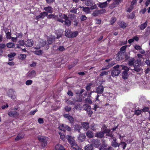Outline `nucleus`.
<instances>
[{
  "label": "nucleus",
  "instance_id": "obj_24",
  "mask_svg": "<svg viewBox=\"0 0 150 150\" xmlns=\"http://www.w3.org/2000/svg\"><path fill=\"white\" fill-rule=\"evenodd\" d=\"M55 150H66L63 145L60 144L56 145L55 147Z\"/></svg>",
  "mask_w": 150,
  "mask_h": 150
},
{
  "label": "nucleus",
  "instance_id": "obj_36",
  "mask_svg": "<svg viewBox=\"0 0 150 150\" xmlns=\"http://www.w3.org/2000/svg\"><path fill=\"white\" fill-rule=\"evenodd\" d=\"M71 32L72 31L71 30L69 29H67L65 31V35L68 38H70Z\"/></svg>",
  "mask_w": 150,
  "mask_h": 150
},
{
  "label": "nucleus",
  "instance_id": "obj_27",
  "mask_svg": "<svg viewBox=\"0 0 150 150\" xmlns=\"http://www.w3.org/2000/svg\"><path fill=\"white\" fill-rule=\"evenodd\" d=\"M73 100L75 102H81L82 99L81 97L77 95L76 97H74L73 98Z\"/></svg>",
  "mask_w": 150,
  "mask_h": 150
},
{
  "label": "nucleus",
  "instance_id": "obj_31",
  "mask_svg": "<svg viewBox=\"0 0 150 150\" xmlns=\"http://www.w3.org/2000/svg\"><path fill=\"white\" fill-rule=\"evenodd\" d=\"M24 135L22 133H19L18 134L16 137L15 138V140L18 141L22 139L24 137Z\"/></svg>",
  "mask_w": 150,
  "mask_h": 150
},
{
  "label": "nucleus",
  "instance_id": "obj_34",
  "mask_svg": "<svg viewBox=\"0 0 150 150\" xmlns=\"http://www.w3.org/2000/svg\"><path fill=\"white\" fill-rule=\"evenodd\" d=\"M85 4L87 6H91L93 5V1L92 0H86Z\"/></svg>",
  "mask_w": 150,
  "mask_h": 150
},
{
  "label": "nucleus",
  "instance_id": "obj_56",
  "mask_svg": "<svg viewBox=\"0 0 150 150\" xmlns=\"http://www.w3.org/2000/svg\"><path fill=\"white\" fill-rule=\"evenodd\" d=\"M149 108L148 107H144L142 110V111L143 112H149Z\"/></svg>",
  "mask_w": 150,
  "mask_h": 150
},
{
  "label": "nucleus",
  "instance_id": "obj_63",
  "mask_svg": "<svg viewBox=\"0 0 150 150\" xmlns=\"http://www.w3.org/2000/svg\"><path fill=\"white\" fill-rule=\"evenodd\" d=\"M59 135L60 136V138L62 140H64L65 139V136L64 134L62 133L59 132Z\"/></svg>",
  "mask_w": 150,
  "mask_h": 150
},
{
  "label": "nucleus",
  "instance_id": "obj_9",
  "mask_svg": "<svg viewBox=\"0 0 150 150\" xmlns=\"http://www.w3.org/2000/svg\"><path fill=\"white\" fill-rule=\"evenodd\" d=\"M64 21L61 19L58 18L57 20V21L62 23H63L64 22V24L66 25L68 27L70 26L71 24V21L69 20V18L66 19Z\"/></svg>",
  "mask_w": 150,
  "mask_h": 150
},
{
  "label": "nucleus",
  "instance_id": "obj_3",
  "mask_svg": "<svg viewBox=\"0 0 150 150\" xmlns=\"http://www.w3.org/2000/svg\"><path fill=\"white\" fill-rule=\"evenodd\" d=\"M39 47H36L35 49H39L41 47H44V49L45 50H47L49 48L50 46L47 45V42L46 41L42 40L38 44Z\"/></svg>",
  "mask_w": 150,
  "mask_h": 150
},
{
  "label": "nucleus",
  "instance_id": "obj_47",
  "mask_svg": "<svg viewBox=\"0 0 150 150\" xmlns=\"http://www.w3.org/2000/svg\"><path fill=\"white\" fill-rule=\"evenodd\" d=\"M64 125H65L62 124H60V125L58 127V129L61 131H65V130L64 129Z\"/></svg>",
  "mask_w": 150,
  "mask_h": 150
},
{
  "label": "nucleus",
  "instance_id": "obj_8",
  "mask_svg": "<svg viewBox=\"0 0 150 150\" xmlns=\"http://www.w3.org/2000/svg\"><path fill=\"white\" fill-rule=\"evenodd\" d=\"M115 59L117 61L123 60L125 59V55L123 52L119 51L116 54Z\"/></svg>",
  "mask_w": 150,
  "mask_h": 150
},
{
  "label": "nucleus",
  "instance_id": "obj_16",
  "mask_svg": "<svg viewBox=\"0 0 150 150\" xmlns=\"http://www.w3.org/2000/svg\"><path fill=\"white\" fill-rule=\"evenodd\" d=\"M34 42L32 39H28L25 42V45L27 47H31L33 45Z\"/></svg>",
  "mask_w": 150,
  "mask_h": 150
},
{
  "label": "nucleus",
  "instance_id": "obj_59",
  "mask_svg": "<svg viewBox=\"0 0 150 150\" xmlns=\"http://www.w3.org/2000/svg\"><path fill=\"white\" fill-rule=\"evenodd\" d=\"M113 65V64H109L108 65H107L105 68H102V70H103L106 69H109V68L111 67Z\"/></svg>",
  "mask_w": 150,
  "mask_h": 150
},
{
  "label": "nucleus",
  "instance_id": "obj_32",
  "mask_svg": "<svg viewBox=\"0 0 150 150\" xmlns=\"http://www.w3.org/2000/svg\"><path fill=\"white\" fill-rule=\"evenodd\" d=\"M87 137L89 138H93V132L90 131H88L86 133Z\"/></svg>",
  "mask_w": 150,
  "mask_h": 150
},
{
  "label": "nucleus",
  "instance_id": "obj_55",
  "mask_svg": "<svg viewBox=\"0 0 150 150\" xmlns=\"http://www.w3.org/2000/svg\"><path fill=\"white\" fill-rule=\"evenodd\" d=\"M64 129L67 130L68 131L70 132L71 130V128L68 125H65Z\"/></svg>",
  "mask_w": 150,
  "mask_h": 150
},
{
  "label": "nucleus",
  "instance_id": "obj_20",
  "mask_svg": "<svg viewBox=\"0 0 150 150\" xmlns=\"http://www.w3.org/2000/svg\"><path fill=\"white\" fill-rule=\"evenodd\" d=\"M86 136L85 134L83 133H80L79 134V136L78 137V139L81 142H82L85 139Z\"/></svg>",
  "mask_w": 150,
  "mask_h": 150
},
{
  "label": "nucleus",
  "instance_id": "obj_5",
  "mask_svg": "<svg viewBox=\"0 0 150 150\" xmlns=\"http://www.w3.org/2000/svg\"><path fill=\"white\" fill-rule=\"evenodd\" d=\"M91 143L93 146H94L96 148L99 147L101 144L100 140L97 139H92L91 140Z\"/></svg>",
  "mask_w": 150,
  "mask_h": 150
},
{
  "label": "nucleus",
  "instance_id": "obj_42",
  "mask_svg": "<svg viewBox=\"0 0 150 150\" xmlns=\"http://www.w3.org/2000/svg\"><path fill=\"white\" fill-rule=\"evenodd\" d=\"M90 8L88 7H83L82 10L87 13H88L90 12Z\"/></svg>",
  "mask_w": 150,
  "mask_h": 150
},
{
  "label": "nucleus",
  "instance_id": "obj_58",
  "mask_svg": "<svg viewBox=\"0 0 150 150\" xmlns=\"http://www.w3.org/2000/svg\"><path fill=\"white\" fill-rule=\"evenodd\" d=\"M91 129L93 131L96 130V126L95 124H93L91 125Z\"/></svg>",
  "mask_w": 150,
  "mask_h": 150
},
{
  "label": "nucleus",
  "instance_id": "obj_7",
  "mask_svg": "<svg viewBox=\"0 0 150 150\" xmlns=\"http://www.w3.org/2000/svg\"><path fill=\"white\" fill-rule=\"evenodd\" d=\"M38 140L41 142L42 146L44 148L47 145V141L45 137L41 136L38 138Z\"/></svg>",
  "mask_w": 150,
  "mask_h": 150
},
{
  "label": "nucleus",
  "instance_id": "obj_37",
  "mask_svg": "<svg viewBox=\"0 0 150 150\" xmlns=\"http://www.w3.org/2000/svg\"><path fill=\"white\" fill-rule=\"evenodd\" d=\"M63 33V32L62 30L58 31L56 34L57 35L56 38L58 39L61 37L62 36Z\"/></svg>",
  "mask_w": 150,
  "mask_h": 150
},
{
  "label": "nucleus",
  "instance_id": "obj_25",
  "mask_svg": "<svg viewBox=\"0 0 150 150\" xmlns=\"http://www.w3.org/2000/svg\"><path fill=\"white\" fill-rule=\"evenodd\" d=\"M148 22L147 21H146L145 22L139 25L138 26V27L141 30H143L144 29L147 27V25Z\"/></svg>",
  "mask_w": 150,
  "mask_h": 150
},
{
  "label": "nucleus",
  "instance_id": "obj_14",
  "mask_svg": "<svg viewBox=\"0 0 150 150\" xmlns=\"http://www.w3.org/2000/svg\"><path fill=\"white\" fill-rule=\"evenodd\" d=\"M117 139L115 137H113V139L111 142V145L113 147L116 148L120 146V143H117Z\"/></svg>",
  "mask_w": 150,
  "mask_h": 150
},
{
  "label": "nucleus",
  "instance_id": "obj_23",
  "mask_svg": "<svg viewBox=\"0 0 150 150\" xmlns=\"http://www.w3.org/2000/svg\"><path fill=\"white\" fill-rule=\"evenodd\" d=\"M134 66V70L137 72H138L140 71L141 69L139 67L140 64L139 62L138 61H137V63H136Z\"/></svg>",
  "mask_w": 150,
  "mask_h": 150
},
{
  "label": "nucleus",
  "instance_id": "obj_15",
  "mask_svg": "<svg viewBox=\"0 0 150 150\" xmlns=\"http://www.w3.org/2000/svg\"><path fill=\"white\" fill-rule=\"evenodd\" d=\"M8 115L9 116L12 117H16L18 116L19 114L17 111H11L8 112Z\"/></svg>",
  "mask_w": 150,
  "mask_h": 150
},
{
  "label": "nucleus",
  "instance_id": "obj_48",
  "mask_svg": "<svg viewBox=\"0 0 150 150\" xmlns=\"http://www.w3.org/2000/svg\"><path fill=\"white\" fill-rule=\"evenodd\" d=\"M142 112V110L136 109L134 111V114L137 115H138L141 114Z\"/></svg>",
  "mask_w": 150,
  "mask_h": 150
},
{
  "label": "nucleus",
  "instance_id": "obj_19",
  "mask_svg": "<svg viewBox=\"0 0 150 150\" xmlns=\"http://www.w3.org/2000/svg\"><path fill=\"white\" fill-rule=\"evenodd\" d=\"M96 92L98 94H101L104 91V87L102 85H100L96 89Z\"/></svg>",
  "mask_w": 150,
  "mask_h": 150
},
{
  "label": "nucleus",
  "instance_id": "obj_61",
  "mask_svg": "<svg viewBox=\"0 0 150 150\" xmlns=\"http://www.w3.org/2000/svg\"><path fill=\"white\" fill-rule=\"evenodd\" d=\"M65 111L67 112H69L71 111V108L68 106H66L64 108Z\"/></svg>",
  "mask_w": 150,
  "mask_h": 150
},
{
  "label": "nucleus",
  "instance_id": "obj_28",
  "mask_svg": "<svg viewBox=\"0 0 150 150\" xmlns=\"http://www.w3.org/2000/svg\"><path fill=\"white\" fill-rule=\"evenodd\" d=\"M135 59L134 57H131L128 60V65L130 66H132L134 65V63Z\"/></svg>",
  "mask_w": 150,
  "mask_h": 150
},
{
  "label": "nucleus",
  "instance_id": "obj_53",
  "mask_svg": "<svg viewBox=\"0 0 150 150\" xmlns=\"http://www.w3.org/2000/svg\"><path fill=\"white\" fill-rule=\"evenodd\" d=\"M16 55V54L15 52H13L8 54L7 56L9 58H12L14 57Z\"/></svg>",
  "mask_w": 150,
  "mask_h": 150
},
{
  "label": "nucleus",
  "instance_id": "obj_64",
  "mask_svg": "<svg viewBox=\"0 0 150 150\" xmlns=\"http://www.w3.org/2000/svg\"><path fill=\"white\" fill-rule=\"evenodd\" d=\"M145 63L147 65V66L150 67V60L149 59H146L145 61Z\"/></svg>",
  "mask_w": 150,
  "mask_h": 150
},
{
  "label": "nucleus",
  "instance_id": "obj_44",
  "mask_svg": "<svg viewBox=\"0 0 150 150\" xmlns=\"http://www.w3.org/2000/svg\"><path fill=\"white\" fill-rule=\"evenodd\" d=\"M120 145L123 149H125L127 146V143L125 142L121 141L120 143Z\"/></svg>",
  "mask_w": 150,
  "mask_h": 150
},
{
  "label": "nucleus",
  "instance_id": "obj_17",
  "mask_svg": "<svg viewBox=\"0 0 150 150\" xmlns=\"http://www.w3.org/2000/svg\"><path fill=\"white\" fill-rule=\"evenodd\" d=\"M43 9L47 13H50L52 14L53 12V8L51 6H48L45 7Z\"/></svg>",
  "mask_w": 150,
  "mask_h": 150
},
{
  "label": "nucleus",
  "instance_id": "obj_45",
  "mask_svg": "<svg viewBox=\"0 0 150 150\" xmlns=\"http://www.w3.org/2000/svg\"><path fill=\"white\" fill-rule=\"evenodd\" d=\"M93 85L92 83H88L86 86V88L87 91H89L91 89V86Z\"/></svg>",
  "mask_w": 150,
  "mask_h": 150
},
{
  "label": "nucleus",
  "instance_id": "obj_22",
  "mask_svg": "<svg viewBox=\"0 0 150 150\" xmlns=\"http://www.w3.org/2000/svg\"><path fill=\"white\" fill-rule=\"evenodd\" d=\"M47 16V18L48 19H51L52 18V20H54L56 21H57L58 18H59L57 15H56L54 14H51L49 15H48Z\"/></svg>",
  "mask_w": 150,
  "mask_h": 150
},
{
  "label": "nucleus",
  "instance_id": "obj_54",
  "mask_svg": "<svg viewBox=\"0 0 150 150\" xmlns=\"http://www.w3.org/2000/svg\"><path fill=\"white\" fill-rule=\"evenodd\" d=\"M65 49L64 46H59L57 49V50L60 52H63L65 50Z\"/></svg>",
  "mask_w": 150,
  "mask_h": 150
},
{
  "label": "nucleus",
  "instance_id": "obj_35",
  "mask_svg": "<svg viewBox=\"0 0 150 150\" xmlns=\"http://www.w3.org/2000/svg\"><path fill=\"white\" fill-rule=\"evenodd\" d=\"M107 1H105L103 3H99L98 6L100 8H104L106 7L107 5Z\"/></svg>",
  "mask_w": 150,
  "mask_h": 150
},
{
  "label": "nucleus",
  "instance_id": "obj_29",
  "mask_svg": "<svg viewBox=\"0 0 150 150\" xmlns=\"http://www.w3.org/2000/svg\"><path fill=\"white\" fill-rule=\"evenodd\" d=\"M36 72L35 70H32L30 71L29 73L28 76L29 78H32L35 76Z\"/></svg>",
  "mask_w": 150,
  "mask_h": 150
},
{
  "label": "nucleus",
  "instance_id": "obj_1",
  "mask_svg": "<svg viewBox=\"0 0 150 150\" xmlns=\"http://www.w3.org/2000/svg\"><path fill=\"white\" fill-rule=\"evenodd\" d=\"M121 65H117L113 68V69L111 72L112 76L114 77L118 76L121 72Z\"/></svg>",
  "mask_w": 150,
  "mask_h": 150
},
{
  "label": "nucleus",
  "instance_id": "obj_6",
  "mask_svg": "<svg viewBox=\"0 0 150 150\" xmlns=\"http://www.w3.org/2000/svg\"><path fill=\"white\" fill-rule=\"evenodd\" d=\"M38 140L41 142L42 146L44 148L47 145V141L45 137L41 136L38 138Z\"/></svg>",
  "mask_w": 150,
  "mask_h": 150
},
{
  "label": "nucleus",
  "instance_id": "obj_39",
  "mask_svg": "<svg viewBox=\"0 0 150 150\" xmlns=\"http://www.w3.org/2000/svg\"><path fill=\"white\" fill-rule=\"evenodd\" d=\"M119 26L123 28H125L127 26V24L125 23L123 21H120L119 23Z\"/></svg>",
  "mask_w": 150,
  "mask_h": 150
},
{
  "label": "nucleus",
  "instance_id": "obj_50",
  "mask_svg": "<svg viewBox=\"0 0 150 150\" xmlns=\"http://www.w3.org/2000/svg\"><path fill=\"white\" fill-rule=\"evenodd\" d=\"M6 37L7 39L11 38V34L10 32L8 31L6 33Z\"/></svg>",
  "mask_w": 150,
  "mask_h": 150
},
{
  "label": "nucleus",
  "instance_id": "obj_52",
  "mask_svg": "<svg viewBox=\"0 0 150 150\" xmlns=\"http://www.w3.org/2000/svg\"><path fill=\"white\" fill-rule=\"evenodd\" d=\"M18 43L21 46H23L25 43L23 40H20L18 42Z\"/></svg>",
  "mask_w": 150,
  "mask_h": 150
},
{
  "label": "nucleus",
  "instance_id": "obj_18",
  "mask_svg": "<svg viewBox=\"0 0 150 150\" xmlns=\"http://www.w3.org/2000/svg\"><path fill=\"white\" fill-rule=\"evenodd\" d=\"M104 133L103 132H96L95 134V136L99 138H102L104 137Z\"/></svg>",
  "mask_w": 150,
  "mask_h": 150
},
{
  "label": "nucleus",
  "instance_id": "obj_49",
  "mask_svg": "<svg viewBox=\"0 0 150 150\" xmlns=\"http://www.w3.org/2000/svg\"><path fill=\"white\" fill-rule=\"evenodd\" d=\"M84 110L86 111H88L91 108V107L88 105H85L83 106Z\"/></svg>",
  "mask_w": 150,
  "mask_h": 150
},
{
  "label": "nucleus",
  "instance_id": "obj_2",
  "mask_svg": "<svg viewBox=\"0 0 150 150\" xmlns=\"http://www.w3.org/2000/svg\"><path fill=\"white\" fill-rule=\"evenodd\" d=\"M121 69L122 72V78L125 79L127 78L128 76V75L127 73L128 71H129V68L126 66H123L122 65H121Z\"/></svg>",
  "mask_w": 150,
  "mask_h": 150
},
{
  "label": "nucleus",
  "instance_id": "obj_33",
  "mask_svg": "<svg viewBox=\"0 0 150 150\" xmlns=\"http://www.w3.org/2000/svg\"><path fill=\"white\" fill-rule=\"evenodd\" d=\"M93 147L91 144H88L84 147L85 150H93Z\"/></svg>",
  "mask_w": 150,
  "mask_h": 150
},
{
  "label": "nucleus",
  "instance_id": "obj_40",
  "mask_svg": "<svg viewBox=\"0 0 150 150\" xmlns=\"http://www.w3.org/2000/svg\"><path fill=\"white\" fill-rule=\"evenodd\" d=\"M136 13V11H134L131 13L129 15L128 18H129L133 19L135 16V14Z\"/></svg>",
  "mask_w": 150,
  "mask_h": 150
},
{
  "label": "nucleus",
  "instance_id": "obj_11",
  "mask_svg": "<svg viewBox=\"0 0 150 150\" xmlns=\"http://www.w3.org/2000/svg\"><path fill=\"white\" fill-rule=\"evenodd\" d=\"M47 13L45 11H44L41 12L39 15L36 16L35 18L37 20H38L40 18L43 19L45 17L47 16Z\"/></svg>",
  "mask_w": 150,
  "mask_h": 150
},
{
  "label": "nucleus",
  "instance_id": "obj_13",
  "mask_svg": "<svg viewBox=\"0 0 150 150\" xmlns=\"http://www.w3.org/2000/svg\"><path fill=\"white\" fill-rule=\"evenodd\" d=\"M105 11V9L96 10L93 12L92 15L94 16H97L99 14L103 13Z\"/></svg>",
  "mask_w": 150,
  "mask_h": 150
},
{
  "label": "nucleus",
  "instance_id": "obj_62",
  "mask_svg": "<svg viewBox=\"0 0 150 150\" xmlns=\"http://www.w3.org/2000/svg\"><path fill=\"white\" fill-rule=\"evenodd\" d=\"M67 104L68 105H75V103L72 101L71 100H67Z\"/></svg>",
  "mask_w": 150,
  "mask_h": 150
},
{
  "label": "nucleus",
  "instance_id": "obj_21",
  "mask_svg": "<svg viewBox=\"0 0 150 150\" xmlns=\"http://www.w3.org/2000/svg\"><path fill=\"white\" fill-rule=\"evenodd\" d=\"M108 144L104 142H102V144L99 148L100 150H106L108 146Z\"/></svg>",
  "mask_w": 150,
  "mask_h": 150
},
{
  "label": "nucleus",
  "instance_id": "obj_51",
  "mask_svg": "<svg viewBox=\"0 0 150 150\" xmlns=\"http://www.w3.org/2000/svg\"><path fill=\"white\" fill-rule=\"evenodd\" d=\"M85 101L86 103H88L89 104H91L92 103V101L89 98H85Z\"/></svg>",
  "mask_w": 150,
  "mask_h": 150
},
{
  "label": "nucleus",
  "instance_id": "obj_41",
  "mask_svg": "<svg viewBox=\"0 0 150 150\" xmlns=\"http://www.w3.org/2000/svg\"><path fill=\"white\" fill-rule=\"evenodd\" d=\"M7 47L10 48H13L15 47V44L13 42H10L6 44Z\"/></svg>",
  "mask_w": 150,
  "mask_h": 150
},
{
  "label": "nucleus",
  "instance_id": "obj_57",
  "mask_svg": "<svg viewBox=\"0 0 150 150\" xmlns=\"http://www.w3.org/2000/svg\"><path fill=\"white\" fill-rule=\"evenodd\" d=\"M87 114H88V116L89 117H91V115L93 113V111L91 110V109L90 108L89 110L87 111Z\"/></svg>",
  "mask_w": 150,
  "mask_h": 150
},
{
  "label": "nucleus",
  "instance_id": "obj_60",
  "mask_svg": "<svg viewBox=\"0 0 150 150\" xmlns=\"http://www.w3.org/2000/svg\"><path fill=\"white\" fill-rule=\"evenodd\" d=\"M33 82L32 80H28L26 81L25 84L27 86L30 85L33 83Z\"/></svg>",
  "mask_w": 150,
  "mask_h": 150
},
{
  "label": "nucleus",
  "instance_id": "obj_26",
  "mask_svg": "<svg viewBox=\"0 0 150 150\" xmlns=\"http://www.w3.org/2000/svg\"><path fill=\"white\" fill-rule=\"evenodd\" d=\"M82 127L83 129L86 130L88 129L89 128V124L87 122H84L82 123Z\"/></svg>",
  "mask_w": 150,
  "mask_h": 150
},
{
  "label": "nucleus",
  "instance_id": "obj_10",
  "mask_svg": "<svg viewBox=\"0 0 150 150\" xmlns=\"http://www.w3.org/2000/svg\"><path fill=\"white\" fill-rule=\"evenodd\" d=\"M63 117L68 119L69 121V122L71 125H73L74 123V120L73 117L69 114H65L63 115Z\"/></svg>",
  "mask_w": 150,
  "mask_h": 150
},
{
  "label": "nucleus",
  "instance_id": "obj_30",
  "mask_svg": "<svg viewBox=\"0 0 150 150\" xmlns=\"http://www.w3.org/2000/svg\"><path fill=\"white\" fill-rule=\"evenodd\" d=\"M54 42V38H48L47 40L46 41L47 45H49L52 44Z\"/></svg>",
  "mask_w": 150,
  "mask_h": 150
},
{
  "label": "nucleus",
  "instance_id": "obj_4",
  "mask_svg": "<svg viewBox=\"0 0 150 150\" xmlns=\"http://www.w3.org/2000/svg\"><path fill=\"white\" fill-rule=\"evenodd\" d=\"M68 141L71 145L72 148L74 149L75 150H80V148L75 142L74 140L72 138V137Z\"/></svg>",
  "mask_w": 150,
  "mask_h": 150
},
{
  "label": "nucleus",
  "instance_id": "obj_38",
  "mask_svg": "<svg viewBox=\"0 0 150 150\" xmlns=\"http://www.w3.org/2000/svg\"><path fill=\"white\" fill-rule=\"evenodd\" d=\"M79 32L78 31H75L71 32V36H70V38H74L76 37L78 35Z\"/></svg>",
  "mask_w": 150,
  "mask_h": 150
},
{
  "label": "nucleus",
  "instance_id": "obj_46",
  "mask_svg": "<svg viewBox=\"0 0 150 150\" xmlns=\"http://www.w3.org/2000/svg\"><path fill=\"white\" fill-rule=\"evenodd\" d=\"M18 58L20 59L23 60L26 58V55L24 54H20L18 56Z\"/></svg>",
  "mask_w": 150,
  "mask_h": 150
},
{
  "label": "nucleus",
  "instance_id": "obj_12",
  "mask_svg": "<svg viewBox=\"0 0 150 150\" xmlns=\"http://www.w3.org/2000/svg\"><path fill=\"white\" fill-rule=\"evenodd\" d=\"M8 96L12 99H15L16 98V96L14 95V91L12 89H9L7 93Z\"/></svg>",
  "mask_w": 150,
  "mask_h": 150
},
{
  "label": "nucleus",
  "instance_id": "obj_43",
  "mask_svg": "<svg viewBox=\"0 0 150 150\" xmlns=\"http://www.w3.org/2000/svg\"><path fill=\"white\" fill-rule=\"evenodd\" d=\"M35 54L38 55H41L43 53L42 50H35L34 51Z\"/></svg>",
  "mask_w": 150,
  "mask_h": 150
}]
</instances>
